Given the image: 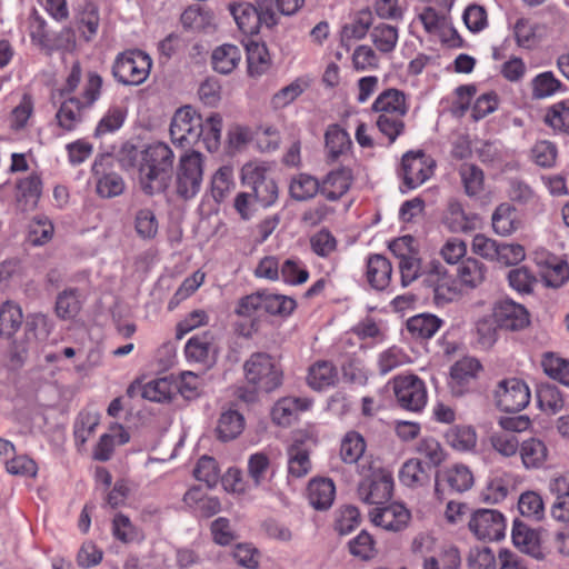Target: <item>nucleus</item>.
<instances>
[{
	"label": "nucleus",
	"mask_w": 569,
	"mask_h": 569,
	"mask_svg": "<svg viewBox=\"0 0 569 569\" xmlns=\"http://www.w3.org/2000/svg\"><path fill=\"white\" fill-rule=\"evenodd\" d=\"M82 78V68L74 61L62 88L52 94V99L60 101L56 118L59 127L67 131L73 130L83 118V112L90 109L99 99L102 78L97 72H89L83 91L80 97L74 96Z\"/></svg>",
	"instance_id": "f257e3e1"
},
{
	"label": "nucleus",
	"mask_w": 569,
	"mask_h": 569,
	"mask_svg": "<svg viewBox=\"0 0 569 569\" xmlns=\"http://www.w3.org/2000/svg\"><path fill=\"white\" fill-rule=\"evenodd\" d=\"M129 156L131 166L139 157V183L146 194L153 196L168 189L174 159L173 151L168 144L154 142L141 151L132 148Z\"/></svg>",
	"instance_id": "f03ea898"
},
{
	"label": "nucleus",
	"mask_w": 569,
	"mask_h": 569,
	"mask_svg": "<svg viewBox=\"0 0 569 569\" xmlns=\"http://www.w3.org/2000/svg\"><path fill=\"white\" fill-rule=\"evenodd\" d=\"M229 11L238 28L247 36L258 34L262 28L272 29L278 23L277 13L267 0L232 2Z\"/></svg>",
	"instance_id": "7ed1b4c3"
},
{
	"label": "nucleus",
	"mask_w": 569,
	"mask_h": 569,
	"mask_svg": "<svg viewBox=\"0 0 569 569\" xmlns=\"http://www.w3.org/2000/svg\"><path fill=\"white\" fill-rule=\"evenodd\" d=\"M246 381L263 392H272L281 387L283 370L279 362L267 352H253L243 363Z\"/></svg>",
	"instance_id": "20e7f679"
},
{
	"label": "nucleus",
	"mask_w": 569,
	"mask_h": 569,
	"mask_svg": "<svg viewBox=\"0 0 569 569\" xmlns=\"http://www.w3.org/2000/svg\"><path fill=\"white\" fill-rule=\"evenodd\" d=\"M203 177V156L199 151L180 157L176 170V193L183 200L194 198L200 191Z\"/></svg>",
	"instance_id": "39448f33"
},
{
	"label": "nucleus",
	"mask_w": 569,
	"mask_h": 569,
	"mask_svg": "<svg viewBox=\"0 0 569 569\" xmlns=\"http://www.w3.org/2000/svg\"><path fill=\"white\" fill-rule=\"evenodd\" d=\"M151 66V58L147 53L129 50L117 56L112 74L124 86H139L148 79Z\"/></svg>",
	"instance_id": "423d86ee"
},
{
	"label": "nucleus",
	"mask_w": 569,
	"mask_h": 569,
	"mask_svg": "<svg viewBox=\"0 0 569 569\" xmlns=\"http://www.w3.org/2000/svg\"><path fill=\"white\" fill-rule=\"evenodd\" d=\"M242 184L261 207H270L278 199V186L264 166L247 163L241 170Z\"/></svg>",
	"instance_id": "0eeeda50"
},
{
	"label": "nucleus",
	"mask_w": 569,
	"mask_h": 569,
	"mask_svg": "<svg viewBox=\"0 0 569 569\" xmlns=\"http://www.w3.org/2000/svg\"><path fill=\"white\" fill-rule=\"evenodd\" d=\"M202 117L191 107L179 108L170 123V137L174 144L186 148L199 142L202 132Z\"/></svg>",
	"instance_id": "6e6552de"
},
{
	"label": "nucleus",
	"mask_w": 569,
	"mask_h": 569,
	"mask_svg": "<svg viewBox=\"0 0 569 569\" xmlns=\"http://www.w3.org/2000/svg\"><path fill=\"white\" fill-rule=\"evenodd\" d=\"M497 407L506 412H518L530 401V391L525 381L509 378L499 381L495 390Z\"/></svg>",
	"instance_id": "1a4fd4ad"
},
{
	"label": "nucleus",
	"mask_w": 569,
	"mask_h": 569,
	"mask_svg": "<svg viewBox=\"0 0 569 569\" xmlns=\"http://www.w3.org/2000/svg\"><path fill=\"white\" fill-rule=\"evenodd\" d=\"M435 161L423 151H408L402 156L401 174L408 189H416L433 174Z\"/></svg>",
	"instance_id": "9d476101"
},
{
	"label": "nucleus",
	"mask_w": 569,
	"mask_h": 569,
	"mask_svg": "<svg viewBox=\"0 0 569 569\" xmlns=\"http://www.w3.org/2000/svg\"><path fill=\"white\" fill-rule=\"evenodd\" d=\"M393 391L399 405L410 411H420L427 403L425 383L417 376H399L393 379Z\"/></svg>",
	"instance_id": "9b49d317"
},
{
	"label": "nucleus",
	"mask_w": 569,
	"mask_h": 569,
	"mask_svg": "<svg viewBox=\"0 0 569 569\" xmlns=\"http://www.w3.org/2000/svg\"><path fill=\"white\" fill-rule=\"evenodd\" d=\"M392 476L382 470L375 471L358 486L359 499L367 505L380 507L388 502L392 496Z\"/></svg>",
	"instance_id": "f8f14e48"
},
{
	"label": "nucleus",
	"mask_w": 569,
	"mask_h": 569,
	"mask_svg": "<svg viewBox=\"0 0 569 569\" xmlns=\"http://www.w3.org/2000/svg\"><path fill=\"white\" fill-rule=\"evenodd\" d=\"M469 529L480 540H499L506 530L505 517L493 509H479L469 520Z\"/></svg>",
	"instance_id": "ddd939ff"
},
{
	"label": "nucleus",
	"mask_w": 569,
	"mask_h": 569,
	"mask_svg": "<svg viewBox=\"0 0 569 569\" xmlns=\"http://www.w3.org/2000/svg\"><path fill=\"white\" fill-rule=\"evenodd\" d=\"M493 319L499 328L511 331L520 330L529 323L526 308L509 299L495 305Z\"/></svg>",
	"instance_id": "4468645a"
},
{
	"label": "nucleus",
	"mask_w": 569,
	"mask_h": 569,
	"mask_svg": "<svg viewBox=\"0 0 569 569\" xmlns=\"http://www.w3.org/2000/svg\"><path fill=\"white\" fill-rule=\"evenodd\" d=\"M369 516L376 526L393 532L407 528L411 517L410 511L400 503L376 507L369 511Z\"/></svg>",
	"instance_id": "2eb2a0df"
},
{
	"label": "nucleus",
	"mask_w": 569,
	"mask_h": 569,
	"mask_svg": "<svg viewBox=\"0 0 569 569\" xmlns=\"http://www.w3.org/2000/svg\"><path fill=\"white\" fill-rule=\"evenodd\" d=\"M473 485V476L467 466L463 465H455L451 468L447 469L441 480H436V495L439 499H442V493L446 488L450 492L462 493L469 490Z\"/></svg>",
	"instance_id": "dca6fc26"
},
{
	"label": "nucleus",
	"mask_w": 569,
	"mask_h": 569,
	"mask_svg": "<svg viewBox=\"0 0 569 569\" xmlns=\"http://www.w3.org/2000/svg\"><path fill=\"white\" fill-rule=\"evenodd\" d=\"M481 365L475 358H462L458 360L450 370V390L455 396H462L469 383L477 377Z\"/></svg>",
	"instance_id": "f3484780"
},
{
	"label": "nucleus",
	"mask_w": 569,
	"mask_h": 569,
	"mask_svg": "<svg viewBox=\"0 0 569 569\" xmlns=\"http://www.w3.org/2000/svg\"><path fill=\"white\" fill-rule=\"evenodd\" d=\"M408 110L406 94L395 88L383 90L372 103V111L378 114L406 116Z\"/></svg>",
	"instance_id": "a211bd4d"
},
{
	"label": "nucleus",
	"mask_w": 569,
	"mask_h": 569,
	"mask_svg": "<svg viewBox=\"0 0 569 569\" xmlns=\"http://www.w3.org/2000/svg\"><path fill=\"white\" fill-rule=\"evenodd\" d=\"M351 181L352 176L348 168L331 171L320 184V193L328 200L336 201L349 190Z\"/></svg>",
	"instance_id": "6ab92c4d"
},
{
	"label": "nucleus",
	"mask_w": 569,
	"mask_h": 569,
	"mask_svg": "<svg viewBox=\"0 0 569 569\" xmlns=\"http://www.w3.org/2000/svg\"><path fill=\"white\" fill-rule=\"evenodd\" d=\"M512 541L522 552L530 555L536 559L543 557L540 550L539 533L530 529L522 521L516 520L512 528Z\"/></svg>",
	"instance_id": "aec40b11"
},
{
	"label": "nucleus",
	"mask_w": 569,
	"mask_h": 569,
	"mask_svg": "<svg viewBox=\"0 0 569 569\" xmlns=\"http://www.w3.org/2000/svg\"><path fill=\"white\" fill-rule=\"evenodd\" d=\"M391 262L382 254H372L367 262V278L370 286L377 290L387 288L391 280Z\"/></svg>",
	"instance_id": "412c9836"
},
{
	"label": "nucleus",
	"mask_w": 569,
	"mask_h": 569,
	"mask_svg": "<svg viewBox=\"0 0 569 569\" xmlns=\"http://www.w3.org/2000/svg\"><path fill=\"white\" fill-rule=\"evenodd\" d=\"M336 487L330 479H312L308 485L309 503L317 510L328 509L335 499Z\"/></svg>",
	"instance_id": "4be33fe9"
},
{
	"label": "nucleus",
	"mask_w": 569,
	"mask_h": 569,
	"mask_svg": "<svg viewBox=\"0 0 569 569\" xmlns=\"http://www.w3.org/2000/svg\"><path fill=\"white\" fill-rule=\"evenodd\" d=\"M240 60V48L229 43L217 47L211 54L212 68L221 74L231 73L237 68Z\"/></svg>",
	"instance_id": "5701e85b"
},
{
	"label": "nucleus",
	"mask_w": 569,
	"mask_h": 569,
	"mask_svg": "<svg viewBox=\"0 0 569 569\" xmlns=\"http://www.w3.org/2000/svg\"><path fill=\"white\" fill-rule=\"evenodd\" d=\"M477 217L467 214L457 201H450L443 216V223L451 232H469L476 228Z\"/></svg>",
	"instance_id": "b1692460"
},
{
	"label": "nucleus",
	"mask_w": 569,
	"mask_h": 569,
	"mask_svg": "<svg viewBox=\"0 0 569 569\" xmlns=\"http://www.w3.org/2000/svg\"><path fill=\"white\" fill-rule=\"evenodd\" d=\"M522 465L527 469H538L543 466L548 458L546 443L538 438H529L519 447Z\"/></svg>",
	"instance_id": "393cba45"
},
{
	"label": "nucleus",
	"mask_w": 569,
	"mask_h": 569,
	"mask_svg": "<svg viewBox=\"0 0 569 569\" xmlns=\"http://www.w3.org/2000/svg\"><path fill=\"white\" fill-rule=\"evenodd\" d=\"M243 429V416L237 410L229 409L220 415L216 432L219 440L227 442L236 439Z\"/></svg>",
	"instance_id": "a878e982"
},
{
	"label": "nucleus",
	"mask_w": 569,
	"mask_h": 569,
	"mask_svg": "<svg viewBox=\"0 0 569 569\" xmlns=\"http://www.w3.org/2000/svg\"><path fill=\"white\" fill-rule=\"evenodd\" d=\"M550 490L556 496L551 506L552 518L569 522V483L565 478H556L550 482Z\"/></svg>",
	"instance_id": "bb28decb"
},
{
	"label": "nucleus",
	"mask_w": 569,
	"mask_h": 569,
	"mask_svg": "<svg viewBox=\"0 0 569 569\" xmlns=\"http://www.w3.org/2000/svg\"><path fill=\"white\" fill-rule=\"evenodd\" d=\"M441 323V319L435 315L420 313L408 319L407 330L412 338L426 340L435 336Z\"/></svg>",
	"instance_id": "cd10ccee"
},
{
	"label": "nucleus",
	"mask_w": 569,
	"mask_h": 569,
	"mask_svg": "<svg viewBox=\"0 0 569 569\" xmlns=\"http://www.w3.org/2000/svg\"><path fill=\"white\" fill-rule=\"evenodd\" d=\"M487 268L483 262L476 258L463 260L457 270L460 282L468 288H477L486 279Z\"/></svg>",
	"instance_id": "c85d7f7f"
},
{
	"label": "nucleus",
	"mask_w": 569,
	"mask_h": 569,
	"mask_svg": "<svg viewBox=\"0 0 569 569\" xmlns=\"http://www.w3.org/2000/svg\"><path fill=\"white\" fill-rule=\"evenodd\" d=\"M325 141L328 150V157L332 161L346 153L351 146L348 132L341 129L338 124H331L328 127L325 133Z\"/></svg>",
	"instance_id": "c756f323"
},
{
	"label": "nucleus",
	"mask_w": 569,
	"mask_h": 569,
	"mask_svg": "<svg viewBox=\"0 0 569 569\" xmlns=\"http://www.w3.org/2000/svg\"><path fill=\"white\" fill-rule=\"evenodd\" d=\"M307 380L312 389L322 390L335 385L337 370L329 361H318L310 367Z\"/></svg>",
	"instance_id": "7c9ffc66"
},
{
	"label": "nucleus",
	"mask_w": 569,
	"mask_h": 569,
	"mask_svg": "<svg viewBox=\"0 0 569 569\" xmlns=\"http://www.w3.org/2000/svg\"><path fill=\"white\" fill-rule=\"evenodd\" d=\"M23 316L21 308L10 301L0 307V337L11 338L20 329Z\"/></svg>",
	"instance_id": "2f4dec72"
},
{
	"label": "nucleus",
	"mask_w": 569,
	"mask_h": 569,
	"mask_svg": "<svg viewBox=\"0 0 569 569\" xmlns=\"http://www.w3.org/2000/svg\"><path fill=\"white\" fill-rule=\"evenodd\" d=\"M248 72L250 76H261L270 67V56L264 44L250 41L246 46Z\"/></svg>",
	"instance_id": "473e14b6"
},
{
	"label": "nucleus",
	"mask_w": 569,
	"mask_h": 569,
	"mask_svg": "<svg viewBox=\"0 0 569 569\" xmlns=\"http://www.w3.org/2000/svg\"><path fill=\"white\" fill-rule=\"evenodd\" d=\"M458 173L467 196L476 197L482 192L485 174L478 166L473 163H462L458 169Z\"/></svg>",
	"instance_id": "72a5a7b5"
},
{
	"label": "nucleus",
	"mask_w": 569,
	"mask_h": 569,
	"mask_svg": "<svg viewBox=\"0 0 569 569\" xmlns=\"http://www.w3.org/2000/svg\"><path fill=\"white\" fill-rule=\"evenodd\" d=\"M177 393V382L168 378L149 381L142 387V397L154 402H164Z\"/></svg>",
	"instance_id": "f704fd0d"
},
{
	"label": "nucleus",
	"mask_w": 569,
	"mask_h": 569,
	"mask_svg": "<svg viewBox=\"0 0 569 569\" xmlns=\"http://www.w3.org/2000/svg\"><path fill=\"white\" fill-rule=\"evenodd\" d=\"M516 209L508 203L497 207L492 214V228L500 236H509L518 229Z\"/></svg>",
	"instance_id": "c9c22d12"
},
{
	"label": "nucleus",
	"mask_w": 569,
	"mask_h": 569,
	"mask_svg": "<svg viewBox=\"0 0 569 569\" xmlns=\"http://www.w3.org/2000/svg\"><path fill=\"white\" fill-rule=\"evenodd\" d=\"M262 310L271 316L288 317L297 307L293 298L263 290Z\"/></svg>",
	"instance_id": "e433bc0d"
},
{
	"label": "nucleus",
	"mask_w": 569,
	"mask_h": 569,
	"mask_svg": "<svg viewBox=\"0 0 569 569\" xmlns=\"http://www.w3.org/2000/svg\"><path fill=\"white\" fill-rule=\"evenodd\" d=\"M541 366L548 377L569 387V360L552 352H546L542 356Z\"/></svg>",
	"instance_id": "4c0bfd02"
},
{
	"label": "nucleus",
	"mask_w": 569,
	"mask_h": 569,
	"mask_svg": "<svg viewBox=\"0 0 569 569\" xmlns=\"http://www.w3.org/2000/svg\"><path fill=\"white\" fill-rule=\"evenodd\" d=\"M201 138L206 149L209 152H214L220 147L222 118L219 113H212L206 120L202 119Z\"/></svg>",
	"instance_id": "58836bf2"
},
{
	"label": "nucleus",
	"mask_w": 569,
	"mask_h": 569,
	"mask_svg": "<svg viewBox=\"0 0 569 569\" xmlns=\"http://www.w3.org/2000/svg\"><path fill=\"white\" fill-rule=\"evenodd\" d=\"M289 190L295 200L306 201L320 192V183L315 177L300 173L291 180Z\"/></svg>",
	"instance_id": "ea45409f"
},
{
	"label": "nucleus",
	"mask_w": 569,
	"mask_h": 569,
	"mask_svg": "<svg viewBox=\"0 0 569 569\" xmlns=\"http://www.w3.org/2000/svg\"><path fill=\"white\" fill-rule=\"evenodd\" d=\"M537 398L541 410L550 415L558 413L565 405L560 390L551 383H541L537 389Z\"/></svg>",
	"instance_id": "a19ab883"
},
{
	"label": "nucleus",
	"mask_w": 569,
	"mask_h": 569,
	"mask_svg": "<svg viewBox=\"0 0 569 569\" xmlns=\"http://www.w3.org/2000/svg\"><path fill=\"white\" fill-rule=\"evenodd\" d=\"M370 38L377 50L389 53L398 42V29L387 23H379L372 28Z\"/></svg>",
	"instance_id": "79ce46f5"
},
{
	"label": "nucleus",
	"mask_w": 569,
	"mask_h": 569,
	"mask_svg": "<svg viewBox=\"0 0 569 569\" xmlns=\"http://www.w3.org/2000/svg\"><path fill=\"white\" fill-rule=\"evenodd\" d=\"M448 443L458 451L473 450L477 445L476 430L470 426H456L446 435Z\"/></svg>",
	"instance_id": "37998d69"
},
{
	"label": "nucleus",
	"mask_w": 569,
	"mask_h": 569,
	"mask_svg": "<svg viewBox=\"0 0 569 569\" xmlns=\"http://www.w3.org/2000/svg\"><path fill=\"white\" fill-rule=\"evenodd\" d=\"M399 480L407 487L416 488L427 483L429 476L419 459H409L402 465L399 471Z\"/></svg>",
	"instance_id": "c03bdc74"
},
{
	"label": "nucleus",
	"mask_w": 569,
	"mask_h": 569,
	"mask_svg": "<svg viewBox=\"0 0 569 569\" xmlns=\"http://www.w3.org/2000/svg\"><path fill=\"white\" fill-rule=\"evenodd\" d=\"M311 470L309 453L300 446L288 449V473L292 478L306 477Z\"/></svg>",
	"instance_id": "a18cd8bd"
},
{
	"label": "nucleus",
	"mask_w": 569,
	"mask_h": 569,
	"mask_svg": "<svg viewBox=\"0 0 569 569\" xmlns=\"http://www.w3.org/2000/svg\"><path fill=\"white\" fill-rule=\"evenodd\" d=\"M134 230L138 237L143 240H152L157 237L159 222L151 209L143 208L136 212Z\"/></svg>",
	"instance_id": "49530a36"
},
{
	"label": "nucleus",
	"mask_w": 569,
	"mask_h": 569,
	"mask_svg": "<svg viewBox=\"0 0 569 569\" xmlns=\"http://www.w3.org/2000/svg\"><path fill=\"white\" fill-rule=\"evenodd\" d=\"M373 23L372 12L369 9H363L357 12L351 23L342 28L343 39L361 40L368 33Z\"/></svg>",
	"instance_id": "de8ad7c7"
},
{
	"label": "nucleus",
	"mask_w": 569,
	"mask_h": 569,
	"mask_svg": "<svg viewBox=\"0 0 569 569\" xmlns=\"http://www.w3.org/2000/svg\"><path fill=\"white\" fill-rule=\"evenodd\" d=\"M307 402L299 398H282L272 408V419L278 425H289L293 415L307 409Z\"/></svg>",
	"instance_id": "09e8293b"
},
{
	"label": "nucleus",
	"mask_w": 569,
	"mask_h": 569,
	"mask_svg": "<svg viewBox=\"0 0 569 569\" xmlns=\"http://www.w3.org/2000/svg\"><path fill=\"white\" fill-rule=\"evenodd\" d=\"M366 449L365 439L357 432H348L341 441L340 457L346 463H356Z\"/></svg>",
	"instance_id": "8fccbe9b"
},
{
	"label": "nucleus",
	"mask_w": 569,
	"mask_h": 569,
	"mask_svg": "<svg viewBox=\"0 0 569 569\" xmlns=\"http://www.w3.org/2000/svg\"><path fill=\"white\" fill-rule=\"evenodd\" d=\"M542 277L549 287H560L569 279V266L566 261L552 256L546 260V269Z\"/></svg>",
	"instance_id": "3c124183"
},
{
	"label": "nucleus",
	"mask_w": 569,
	"mask_h": 569,
	"mask_svg": "<svg viewBox=\"0 0 569 569\" xmlns=\"http://www.w3.org/2000/svg\"><path fill=\"white\" fill-rule=\"evenodd\" d=\"M405 116L378 114L376 126L381 134H383L389 143H393L397 138L405 132Z\"/></svg>",
	"instance_id": "603ef678"
},
{
	"label": "nucleus",
	"mask_w": 569,
	"mask_h": 569,
	"mask_svg": "<svg viewBox=\"0 0 569 569\" xmlns=\"http://www.w3.org/2000/svg\"><path fill=\"white\" fill-rule=\"evenodd\" d=\"M399 269L401 273V283L403 287L409 286L412 281L425 276V268L421 260L413 254H399Z\"/></svg>",
	"instance_id": "864d4df0"
},
{
	"label": "nucleus",
	"mask_w": 569,
	"mask_h": 569,
	"mask_svg": "<svg viewBox=\"0 0 569 569\" xmlns=\"http://www.w3.org/2000/svg\"><path fill=\"white\" fill-rule=\"evenodd\" d=\"M489 442L495 451L506 458L516 456L520 447L515 435L503 431H493L489 437Z\"/></svg>",
	"instance_id": "5fc2aeb1"
},
{
	"label": "nucleus",
	"mask_w": 569,
	"mask_h": 569,
	"mask_svg": "<svg viewBox=\"0 0 569 569\" xmlns=\"http://www.w3.org/2000/svg\"><path fill=\"white\" fill-rule=\"evenodd\" d=\"M96 190L102 198H113L123 192L124 181L118 173H103L97 179Z\"/></svg>",
	"instance_id": "6e6d98bb"
},
{
	"label": "nucleus",
	"mask_w": 569,
	"mask_h": 569,
	"mask_svg": "<svg viewBox=\"0 0 569 569\" xmlns=\"http://www.w3.org/2000/svg\"><path fill=\"white\" fill-rule=\"evenodd\" d=\"M232 186V169L230 167L219 168L211 180V192L213 199L217 202H221L230 192Z\"/></svg>",
	"instance_id": "4d7b16f0"
},
{
	"label": "nucleus",
	"mask_w": 569,
	"mask_h": 569,
	"mask_svg": "<svg viewBox=\"0 0 569 569\" xmlns=\"http://www.w3.org/2000/svg\"><path fill=\"white\" fill-rule=\"evenodd\" d=\"M348 547L350 553L361 560H369L376 555L375 540L365 530L350 540Z\"/></svg>",
	"instance_id": "13d9d810"
},
{
	"label": "nucleus",
	"mask_w": 569,
	"mask_h": 569,
	"mask_svg": "<svg viewBox=\"0 0 569 569\" xmlns=\"http://www.w3.org/2000/svg\"><path fill=\"white\" fill-rule=\"evenodd\" d=\"M518 509L522 516L540 520L543 516L542 498L533 491H526L519 497Z\"/></svg>",
	"instance_id": "bf43d9fd"
},
{
	"label": "nucleus",
	"mask_w": 569,
	"mask_h": 569,
	"mask_svg": "<svg viewBox=\"0 0 569 569\" xmlns=\"http://www.w3.org/2000/svg\"><path fill=\"white\" fill-rule=\"evenodd\" d=\"M560 88L561 82L550 71L542 72L532 80V93L538 99L547 98Z\"/></svg>",
	"instance_id": "052dcab7"
},
{
	"label": "nucleus",
	"mask_w": 569,
	"mask_h": 569,
	"mask_svg": "<svg viewBox=\"0 0 569 569\" xmlns=\"http://www.w3.org/2000/svg\"><path fill=\"white\" fill-rule=\"evenodd\" d=\"M417 452L427 460L431 467H438L445 460V452L435 438H423L417 445Z\"/></svg>",
	"instance_id": "680f3d73"
},
{
	"label": "nucleus",
	"mask_w": 569,
	"mask_h": 569,
	"mask_svg": "<svg viewBox=\"0 0 569 569\" xmlns=\"http://www.w3.org/2000/svg\"><path fill=\"white\" fill-rule=\"evenodd\" d=\"M282 280L289 284L305 283L309 278L308 270L297 259H287L280 267Z\"/></svg>",
	"instance_id": "e2e57ef3"
},
{
	"label": "nucleus",
	"mask_w": 569,
	"mask_h": 569,
	"mask_svg": "<svg viewBox=\"0 0 569 569\" xmlns=\"http://www.w3.org/2000/svg\"><path fill=\"white\" fill-rule=\"evenodd\" d=\"M193 475L197 480L206 482L209 488L214 487L219 479L216 460L208 456L201 457L197 462Z\"/></svg>",
	"instance_id": "0e129e2a"
},
{
	"label": "nucleus",
	"mask_w": 569,
	"mask_h": 569,
	"mask_svg": "<svg viewBox=\"0 0 569 569\" xmlns=\"http://www.w3.org/2000/svg\"><path fill=\"white\" fill-rule=\"evenodd\" d=\"M80 310V302L78 300L76 290H64L61 292L56 301V312L62 319L74 317Z\"/></svg>",
	"instance_id": "69168bd1"
},
{
	"label": "nucleus",
	"mask_w": 569,
	"mask_h": 569,
	"mask_svg": "<svg viewBox=\"0 0 569 569\" xmlns=\"http://www.w3.org/2000/svg\"><path fill=\"white\" fill-rule=\"evenodd\" d=\"M545 121L555 130L569 132V107L558 102L548 109Z\"/></svg>",
	"instance_id": "338daca9"
},
{
	"label": "nucleus",
	"mask_w": 569,
	"mask_h": 569,
	"mask_svg": "<svg viewBox=\"0 0 569 569\" xmlns=\"http://www.w3.org/2000/svg\"><path fill=\"white\" fill-rule=\"evenodd\" d=\"M468 566L470 569H496L497 561L490 548H473L468 557Z\"/></svg>",
	"instance_id": "774afa93"
}]
</instances>
